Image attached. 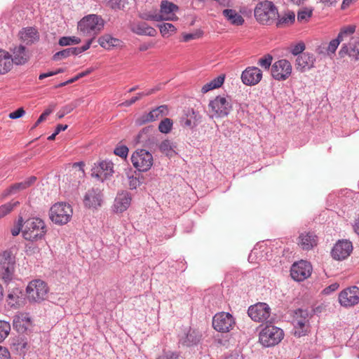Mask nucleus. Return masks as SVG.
<instances>
[{"instance_id": "obj_1", "label": "nucleus", "mask_w": 359, "mask_h": 359, "mask_svg": "<svg viewBox=\"0 0 359 359\" xmlns=\"http://www.w3.org/2000/svg\"><path fill=\"white\" fill-rule=\"evenodd\" d=\"M256 20L262 25H271L278 16V9L272 1H259L254 12Z\"/></svg>"}, {"instance_id": "obj_2", "label": "nucleus", "mask_w": 359, "mask_h": 359, "mask_svg": "<svg viewBox=\"0 0 359 359\" xmlns=\"http://www.w3.org/2000/svg\"><path fill=\"white\" fill-rule=\"evenodd\" d=\"M46 232L44 222L38 217H33L25 222L22 236L27 241H37L42 238Z\"/></svg>"}, {"instance_id": "obj_3", "label": "nucleus", "mask_w": 359, "mask_h": 359, "mask_svg": "<svg viewBox=\"0 0 359 359\" xmlns=\"http://www.w3.org/2000/svg\"><path fill=\"white\" fill-rule=\"evenodd\" d=\"M104 27V20L95 14L83 18L78 23V29L83 35L95 36Z\"/></svg>"}, {"instance_id": "obj_4", "label": "nucleus", "mask_w": 359, "mask_h": 359, "mask_svg": "<svg viewBox=\"0 0 359 359\" xmlns=\"http://www.w3.org/2000/svg\"><path fill=\"white\" fill-rule=\"evenodd\" d=\"M73 210L72 206L66 203H55L50 209L49 217L56 224L63 225L72 219Z\"/></svg>"}, {"instance_id": "obj_5", "label": "nucleus", "mask_w": 359, "mask_h": 359, "mask_svg": "<svg viewBox=\"0 0 359 359\" xmlns=\"http://www.w3.org/2000/svg\"><path fill=\"white\" fill-rule=\"evenodd\" d=\"M284 333L280 328L269 325H266L259 333V342L265 347L278 344L283 338Z\"/></svg>"}, {"instance_id": "obj_6", "label": "nucleus", "mask_w": 359, "mask_h": 359, "mask_svg": "<svg viewBox=\"0 0 359 359\" xmlns=\"http://www.w3.org/2000/svg\"><path fill=\"white\" fill-rule=\"evenodd\" d=\"M48 292L47 284L41 280H34L27 287V298L31 302H41L46 299Z\"/></svg>"}, {"instance_id": "obj_7", "label": "nucleus", "mask_w": 359, "mask_h": 359, "mask_svg": "<svg viewBox=\"0 0 359 359\" xmlns=\"http://www.w3.org/2000/svg\"><path fill=\"white\" fill-rule=\"evenodd\" d=\"M15 264V257L10 251L6 250L0 254V276L5 282L12 279Z\"/></svg>"}, {"instance_id": "obj_8", "label": "nucleus", "mask_w": 359, "mask_h": 359, "mask_svg": "<svg viewBox=\"0 0 359 359\" xmlns=\"http://www.w3.org/2000/svg\"><path fill=\"white\" fill-rule=\"evenodd\" d=\"M133 166L140 172L148 171L153 165V156L145 149H137L131 156Z\"/></svg>"}, {"instance_id": "obj_9", "label": "nucleus", "mask_w": 359, "mask_h": 359, "mask_svg": "<svg viewBox=\"0 0 359 359\" xmlns=\"http://www.w3.org/2000/svg\"><path fill=\"white\" fill-rule=\"evenodd\" d=\"M234 325V318L229 313H218L212 319L214 329L219 332H229L233 329Z\"/></svg>"}, {"instance_id": "obj_10", "label": "nucleus", "mask_w": 359, "mask_h": 359, "mask_svg": "<svg viewBox=\"0 0 359 359\" xmlns=\"http://www.w3.org/2000/svg\"><path fill=\"white\" fill-rule=\"evenodd\" d=\"M312 272L311 264L304 260L294 263L290 269V276L296 281H302L309 278Z\"/></svg>"}, {"instance_id": "obj_11", "label": "nucleus", "mask_w": 359, "mask_h": 359, "mask_svg": "<svg viewBox=\"0 0 359 359\" xmlns=\"http://www.w3.org/2000/svg\"><path fill=\"white\" fill-rule=\"evenodd\" d=\"M271 309L266 303L259 302L250 306L248 310V316L256 322L267 321L270 317Z\"/></svg>"}, {"instance_id": "obj_12", "label": "nucleus", "mask_w": 359, "mask_h": 359, "mask_svg": "<svg viewBox=\"0 0 359 359\" xmlns=\"http://www.w3.org/2000/svg\"><path fill=\"white\" fill-rule=\"evenodd\" d=\"M339 302L342 306L351 307L359 303V287L352 286L342 290L339 294Z\"/></svg>"}, {"instance_id": "obj_13", "label": "nucleus", "mask_w": 359, "mask_h": 359, "mask_svg": "<svg viewBox=\"0 0 359 359\" xmlns=\"http://www.w3.org/2000/svg\"><path fill=\"white\" fill-rule=\"evenodd\" d=\"M291 73L292 66L287 60H278L271 67V75L276 80L284 81Z\"/></svg>"}, {"instance_id": "obj_14", "label": "nucleus", "mask_w": 359, "mask_h": 359, "mask_svg": "<svg viewBox=\"0 0 359 359\" xmlns=\"http://www.w3.org/2000/svg\"><path fill=\"white\" fill-rule=\"evenodd\" d=\"M353 250L352 243L348 240L339 241L332 248L331 255L335 260L346 259Z\"/></svg>"}, {"instance_id": "obj_15", "label": "nucleus", "mask_w": 359, "mask_h": 359, "mask_svg": "<svg viewBox=\"0 0 359 359\" xmlns=\"http://www.w3.org/2000/svg\"><path fill=\"white\" fill-rule=\"evenodd\" d=\"M178 11V6L168 1H162L161 4L160 13L153 15L154 20H174L176 19L175 12Z\"/></svg>"}, {"instance_id": "obj_16", "label": "nucleus", "mask_w": 359, "mask_h": 359, "mask_svg": "<svg viewBox=\"0 0 359 359\" xmlns=\"http://www.w3.org/2000/svg\"><path fill=\"white\" fill-rule=\"evenodd\" d=\"M212 112H228L233 110V102L229 97L216 96L208 104Z\"/></svg>"}, {"instance_id": "obj_17", "label": "nucleus", "mask_w": 359, "mask_h": 359, "mask_svg": "<svg viewBox=\"0 0 359 359\" xmlns=\"http://www.w3.org/2000/svg\"><path fill=\"white\" fill-rule=\"evenodd\" d=\"M262 78V71L256 67H247L241 74L243 83L247 86L257 84Z\"/></svg>"}, {"instance_id": "obj_18", "label": "nucleus", "mask_w": 359, "mask_h": 359, "mask_svg": "<svg viewBox=\"0 0 359 359\" xmlns=\"http://www.w3.org/2000/svg\"><path fill=\"white\" fill-rule=\"evenodd\" d=\"M102 202V191L98 188H92L89 189L85 194L83 198V203L86 207L89 208H97L101 206Z\"/></svg>"}, {"instance_id": "obj_19", "label": "nucleus", "mask_w": 359, "mask_h": 359, "mask_svg": "<svg viewBox=\"0 0 359 359\" xmlns=\"http://www.w3.org/2000/svg\"><path fill=\"white\" fill-rule=\"evenodd\" d=\"M309 323V312L307 310H304L302 309H297L294 312L293 316V325L296 329H300L297 333V331H295V334H298L299 336L302 334H305L306 330H304V327Z\"/></svg>"}, {"instance_id": "obj_20", "label": "nucleus", "mask_w": 359, "mask_h": 359, "mask_svg": "<svg viewBox=\"0 0 359 359\" xmlns=\"http://www.w3.org/2000/svg\"><path fill=\"white\" fill-rule=\"evenodd\" d=\"M131 203V195L128 191L118 193L113 205V210L116 213L126 211Z\"/></svg>"}, {"instance_id": "obj_21", "label": "nucleus", "mask_w": 359, "mask_h": 359, "mask_svg": "<svg viewBox=\"0 0 359 359\" xmlns=\"http://www.w3.org/2000/svg\"><path fill=\"white\" fill-rule=\"evenodd\" d=\"M339 53L341 57L348 55L355 60H359V38H353L348 43H344Z\"/></svg>"}, {"instance_id": "obj_22", "label": "nucleus", "mask_w": 359, "mask_h": 359, "mask_svg": "<svg viewBox=\"0 0 359 359\" xmlns=\"http://www.w3.org/2000/svg\"><path fill=\"white\" fill-rule=\"evenodd\" d=\"M316 58L313 54L303 53L297 56L296 59V66L301 72L310 69L313 67Z\"/></svg>"}, {"instance_id": "obj_23", "label": "nucleus", "mask_w": 359, "mask_h": 359, "mask_svg": "<svg viewBox=\"0 0 359 359\" xmlns=\"http://www.w3.org/2000/svg\"><path fill=\"white\" fill-rule=\"evenodd\" d=\"M201 334L196 330L189 329L187 332L180 338V344L185 346H191L199 343Z\"/></svg>"}, {"instance_id": "obj_24", "label": "nucleus", "mask_w": 359, "mask_h": 359, "mask_svg": "<svg viewBox=\"0 0 359 359\" xmlns=\"http://www.w3.org/2000/svg\"><path fill=\"white\" fill-rule=\"evenodd\" d=\"M317 236L313 232H305L299 236V245L303 250H311L317 245Z\"/></svg>"}, {"instance_id": "obj_25", "label": "nucleus", "mask_w": 359, "mask_h": 359, "mask_svg": "<svg viewBox=\"0 0 359 359\" xmlns=\"http://www.w3.org/2000/svg\"><path fill=\"white\" fill-rule=\"evenodd\" d=\"M20 39L27 45H30L37 41L39 35L37 30L34 27H26L19 32Z\"/></svg>"}, {"instance_id": "obj_26", "label": "nucleus", "mask_w": 359, "mask_h": 359, "mask_svg": "<svg viewBox=\"0 0 359 359\" xmlns=\"http://www.w3.org/2000/svg\"><path fill=\"white\" fill-rule=\"evenodd\" d=\"M36 180V177L32 176L23 182L13 184L8 187L4 193V196H8L11 194H16L19 191L24 190L32 186Z\"/></svg>"}, {"instance_id": "obj_27", "label": "nucleus", "mask_w": 359, "mask_h": 359, "mask_svg": "<svg viewBox=\"0 0 359 359\" xmlns=\"http://www.w3.org/2000/svg\"><path fill=\"white\" fill-rule=\"evenodd\" d=\"M113 167L114 164L111 161H102L100 163L99 166L97 167L98 172L95 175L93 173L92 175L95 176L103 181L112 175L114 172Z\"/></svg>"}, {"instance_id": "obj_28", "label": "nucleus", "mask_w": 359, "mask_h": 359, "mask_svg": "<svg viewBox=\"0 0 359 359\" xmlns=\"http://www.w3.org/2000/svg\"><path fill=\"white\" fill-rule=\"evenodd\" d=\"M131 30L138 35H147L149 36H154L157 33L154 28L149 26L144 22L134 23L132 25Z\"/></svg>"}, {"instance_id": "obj_29", "label": "nucleus", "mask_w": 359, "mask_h": 359, "mask_svg": "<svg viewBox=\"0 0 359 359\" xmlns=\"http://www.w3.org/2000/svg\"><path fill=\"white\" fill-rule=\"evenodd\" d=\"M13 67L11 55L2 49H0V74H4Z\"/></svg>"}, {"instance_id": "obj_30", "label": "nucleus", "mask_w": 359, "mask_h": 359, "mask_svg": "<svg viewBox=\"0 0 359 359\" xmlns=\"http://www.w3.org/2000/svg\"><path fill=\"white\" fill-rule=\"evenodd\" d=\"M13 57H12L13 64L15 65H23L29 58V56L26 52L25 47L20 45L15 47L13 50Z\"/></svg>"}, {"instance_id": "obj_31", "label": "nucleus", "mask_w": 359, "mask_h": 359, "mask_svg": "<svg viewBox=\"0 0 359 359\" xmlns=\"http://www.w3.org/2000/svg\"><path fill=\"white\" fill-rule=\"evenodd\" d=\"M224 18L233 25H242L244 22L243 18L233 9H224L222 11Z\"/></svg>"}, {"instance_id": "obj_32", "label": "nucleus", "mask_w": 359, "mask_h": 359, "mask_svg": "<svg viewBox=\"0 0 359 359\" xmlns=\"http://www.w3.org/2000/svg\"><path fill=\"white\" fill-rule=\"evenodd\" d=\"M99 44L105 49H111L113 47L120 46L121 41L112 37L111 35L106 34L98 39Z\"/></svg>"}, {"instance_id": "obj_33", "label": "nucleus", "mask_w": 359, "mask_h": 359, "mask_svg": "<svg viewBox=\"0 0 359 359\" xmlns=\"http://www.w3.org/2000/svg\"><path fill=\"white\" fill-rule=\"evenodd\" d=\"M70 55H77L76 48H68L62 50L58 51L53 55V60L55 61H59L62 59L67 58Z\"/></svg>"}, {"instance_id": "obj_34", "label": "nucleus", "mask_w": 359, "mask_h": 359, "mask_svg": "<svg viewBox=\"0 0 359 359\" xmlns=\"http://www.w3.org/2000/svg\"><path fill=\"white\" fill-rule=\"evenodd\" d=\"M196 114H185L181 118V124L184 127L193 128L196 126Z\"/></svg>"}, {"instance_id": "obj_35", "label": "nucleus", "mask_w": 359, "mask_h": 359, "mask_svg": "<svg viewBox=\"0 0 359 359\" xmlns=\"http://www.w3.org/2000/svg\"><path fill=\"white\" fill-rule=\"evenodd\" d=\"M81 39L76 36H62L59 39L58 44L61 46L79 44Z\"/></svg>"}, {"instance_id": "obj_36", "label": "nucleus", "mask_w": 359, "mask_h": 359, "mask_svg": "<svg viewBox=\"0 0 359 359\" xmlns=\"http://www.w3.org/2000/svg\"><path fill=\"white\" fill-rule=\"evenodd\" d=\"M172 121L168 118H165L160 122L158 130L161 133L167 134L172 130Z\"/></svg>"}, {"instance_id": "obj_37", "label": "nucleus", "mask_w": 359, "mask_h": 359, "mask_svg": "<svg viewBox=\"0 0 359 359\" xmlns=\"http://www.w3.org/2000/svg\"><path fill=\"white\" fill-rule=\"evenodd\" d=\"M11 325L8 322L0 320V343L2 342L9 334Z\"/></svg>"}, {"instance_id": "obj_38", "label": "nucleus", "mask_w": 359, "mask_h": 359, "mask_svg": "<svg viewBox=\"0 0 359 359\" xmlns=\"http://www.w3.org/2000/svg\"><path fill=\"white\" fill-rule=\"evenodd\" d=\"M19 204L18 201L8 202L0 206V218L10 213Z\"/></svg>"}, {"instance_id": "obj_39", "label": "nucleus", "mask_w": 359, "mask_h": 359, "mask_svg": "<svg viewBox=\"0 0 359 359\" xmlns=\"http://www.w3.org/2000/svg\"><path fill=\"white\" fill-rule=\"evenodd\" d=\"M160 32L163 36H168L176 30L175 26L171 23L163 22L159 25Z\"/></svg>"}, {"instance_id": "obj_40", "label": "nucleus", "mask_w": 359, "mask_h": 359, "mask_svg": "<svg viewBox=\"0 0 359 359\" xmlns=\"http://www.w3.org/2000/svg\"><path fill=\"white\" fill-rule=\"evenodd\" d=\"M20 301V299L18 291H12L8 294L6 297V302L11 307H16L18 305H19Z\"/></svg>"}, {"instance_id": "obj_41", "label": "nucleus", "mask_w": 359, "mask_h": 359, "mask_svg": "<svg viewBox=\"0 0 359 359\" xmlns=\"http://www.w3.org/2000/svg\"><path fill=\"white\" fill-rule=\"evenodd\" d=\"M156 116H154V114H143L141 116L138 117L135 120L136 126H142L147 123L151 122L156 119Z\"/></svg>"}, {"instance_id": "obj_42", "label": "nucleus", "mask_w": 359, "mask_h": 359, "mask_svg": "<svg viewBox=\"0 0 359 359\" xmlns=\"http://www.w3.org/2000/svg\"><path fill=\"white\" fill-rule=\"evenodd\" d=\"M313 11L309 8H304L297 13V21L299 22H307L312 15Z\"/></svg>"}, {"instance_id": "obj_43", "label": "nucleus", "mask_w": 359, "mask_h": 359, "mask_svg": "<svg viewBox=\"0 0 359 359\" xmlns=\"http://www.w3.org/2000/svg\"><path fill=\"white\" fill-rule=\"evenodd\" d=\"M295 20V14L293 11H289L280 18L277 22V26L280 27L283 24L292 23Z\"/></svg>"}, {"instance_id": "obj_44", "label": "nucleus", "mask_w": 359, "mask_h": 359, "mask_svg": "<svg viewBox=\"0 0 359 359\" xmlns=\"http://www.w3.org/2000/svg\"><path fill=\"white\" fill-rule=\"evenodd\" d=\"M25 222L23 218L20 216L18 217L17 222L14 224L13 227L11 229V232L13 236H18L20 232L24 229Z\"/></svg>"}, {"instance_id": "obj_45", "label": "nucleus", "mask_w": 359, "mask_h": 359, "mask_svg": "<svg viewBox=\"0 0 359 359\" xmlns=\"http://www.w3.org/2000/svg\"><path fill=\"white\" fill-rule=\"evenodd\" d=\"M159 149L162 153L169 155L173 151L172 142L169 140H163L159 145Z\"/></svg>"}, {"instance_id": "obj_46", "label": "nucleus", "mask_w": 359, "mask_h": 359, "mask_svg": "<svg viewBox=\"0 0 359 359\" xmlns=\"http://www.w3.org/2000/svg\"><path fill=\"white\" fill-rule=\"evenodd\" d=\"M342 40L337 36V37L334 39H332L328 44V46L327 48V54L328 55H330L332 54H334L337 49L340 42H341Z\"/></svg>"}, {"instance_id": "obj_47", "label": "nucleus", "mask_w": 359, "mask_h": 359, "mask_svg": "<svg viewBox=\"0 0 359 359\" xmlns=\"http://www.w3.org/2000/svg\"><path fill=\"white\" fill-rule=\"evenodd\" d=\"M273 57L271 55L267 54L264 55L263 57H261L258 60V65L261 66L264 69H269L270 66L272 62Z\"/></svg>"}, {"instance_id": "obj_48", "label": "nucleus", "mask_w": 359, "mask_h": 359, "mask_svg": "<svg viewBox=\"0 0 359 359\" xmlns=\"http://www.w3.org/2000/svg\"><path fill=\"white\" fill-rule=\"evenodd\" d=\"M305 44L304 42L300 41L295 45H292L290 46V52L294 55H300L303 53V51L305 50Z\"/></svg>"}, {"instance_id": "obj_49", "label": "nucleus", "mask_w": 359, "mask_h": 359, "mask_svg": "<svg viewBox=\"0 0 359 359\" xmlns=\"http://www.w3.org/2000/svg\"><path fill=\"white\" fill-rule=\"evenodd\" d=\"M355 30V27L354 25H348L347 27H343L340 32L338 34V36L344 41V38L345 36H349L353 34Z\"/></svg>"}, {"instance_id": "obj_50", "label": "nucleus", "mask_w": 359, "mask_h": 359, "mask_svg": "<svg viewBox=\"0 0 359 359\" xmlns=\"http://www.w3.org/2000/svg\"><path fill=\"white\" fill-rule=\"evenodd\" d=\"M128 148L126 145L118 144L114 149V153L116 156L126 158L128 154Z\"/></svg>"}, {"instance_id": "obj_51", "label": "nucleus", "mask_w": 359, "mask_h": 359, "mask_svg": "<svg viewBox=\"0 0 359 359\" xmlns=\"http://www.w3.org/2000/svg\"><path fill=\"white\" fill-rule=\"evenodd\" d=\"M254 103L252 101L247 100L245 102L239 104V109L236 110L241 112H248L250 110H255L256 107H253Z\"/></svg>"}, {"instance_id": "obj_52", "label": "nucleus", "mask_w": 359, "mask_h": 359, "mask_svg": "<svg viewBox=\"0 0 359 359\" xmlns=\"http://www.w3.org/2000/svg\"><path fill=\"white\" fill-rule=\"evenodd\" d=\"M142 92H140L137 93V95L134 97H133L131 99L126 100L122 103H121L120 106H125V107H129L134 103H135L137 100H140L142 97H144V95H142Z\"/></svg>"}, {"instance_id": "obj_53", "label": "nucleus", "mask_w": 359, "mask_h": 359, "mask_svg": "<svg viewBox=\"0 0 359 359\" xmlns=\"http://www.w3.org/2000/svg\"><path fill=\"white\" fill-rule=\"evenodd\" d=\"M125 2L126 0H109L108 4L114 9H121L124 7Z\"/></svg>"}, {"instance_id": "obj_54", "label": "nucleus", "mask_w": 359, "mask_h": 359, "mask_svg": "<svg viewBox=\"0 0 359 359\" xmlns=\"http://www.w3.org/2000/svg\"><path fill=\"white\" fill-rule=\"evenodd\" d=\"M225 76L224 74L219 75L211 81L213 87L218 88L222 86L224 82Z\"/></svg>"}, {"instance_id": "obj_55", "label": "nucleus", "mask_w": 359, "mask_h": 359, "mask_svg": "<svg viewBox=\"0 0 359 359\" xmlns=\"http://www.w3.org/2000/svg\"><path fill=\"white\" fill-rule=\"evenodd\" d=\"M157 359H179V356L174 352H163Z\"/></svg>"}, {"instance_id": "obj_56", "label": "nucleus", "mask_w": 359, "mask_h": 359, "mask_svg": "<svg viewBox=\"0 0 359 359\" xmlns=\"http://www.w3.org/2000/svg\"><path fill=\"white\" fill-rule=\"evenodd\" d=\"M201 33L184 34H183L182 40L184 42H187V41H189L190 40L199 38L201 36Z\"/></svg>"}, {"instance_id": "obj_57", "label": "nucleus", "mask_w": 359, "mask_h": 359, "mask_svg": "<svg viewBox=\"0 0 359 359\" xmlns=\"http://www.w3.org/2000/svg\"><path fill=\"white\" fill-rule=\"evenodd\" d=\"M161 88H162V84H158L157 86H156L155 87H154L152 88L146 90L145 91H143L142 93V95H144V96L151 95L156 93L157 91L161 90Z\"/></svg>"}, {"instance_id": "obj_58", "label": "nucleus", "mask_w": 359, "mask_h": 359, "mask_svg": "<svg viewBox=\"0 0 359 359\" xmlns=\"http://www.w3.org/2000/svg\"><path fill=\"white\" fill-rule=\"evenodd\" d=\"M93 39H89L85 45L81 47H75L76 48V54L79 55L86 50H87L90 47L93 42Z\"/></svg>"}, {"instance_id": "obj_59", "label": "nucleus", "mask_w": 359, "mask_h": 359, "mask_svg": "<svg viewBox=\"0 0 359 359\" xmlns=\"http://www.w3.org/2000/svg\"><path fill=\"white\" fill-rule=\"evenodd\" d=\"M83 166H84V163L83 162H81V161L77 162V163H74L73 164L72 169L75 170V171H78L79 175H83V173H84Z\"/></svg>"}, {"instance_id": "obj_60", "label": "nucleus", "mask_w": 359, "mask_h": 359, "mask_svg": "<svg viewBox=\"0 0 359 359\" xmlns=\"http://www.w3.org/2000/svg\"><path fill=\"white\" fill-rule=\"evenodd\" d=\"M339 285L337 283H334L333 284H331L328 287H325L323 290V292L325 294H328L332 292L336 291L339 288Z\"/></svg>"}, {"instance_id": "obj_61", "label": "nucleus", "mask_w": 359, "mask_h": 359, "mask_svg": "<svg viewBox=\"0 0 359 359\" xmlns=\"http://www.w3.org/2000/svg\"><path fill=\"white\" fill-rule=\"evenodd\" d=\"M0 359H11V355L8 350L0 346Z\"/></svg>"}, {"instance_id": "obj_62", "label": "nucleus", "mask_w": 359, "mask_h": 359, "mask_svg": "<svg viewBox=\"0 0 359 359\" xmlns=\"http://www.w3.org/2000/svg\"><path fill=\"white\" fill-rule=\"evenodd\" d=\"M140 185V181L134 177L129 178V186L131 189H136Z\"/></svg>"}, {"instance_id": "obj_63", "label": "nucleus", "mask_w": 359, "mask_h": 359, "mask_svg": "<svg viewBox=\"0 0 359 359\" xmlns=\"http://www.w3.org/2000/svg\"><path fill=\"white\" fill-rule=\"evenodd\" d=\"M214 89H215V87H213L212 83L210 81L209 83H207L202 87L201 92H202V93L204 94V93H206L208 91L214 90Z\"/></svg>"}, {"instance_id": "obj_64", "label": "nucleus", "mask_w": 359, "mask_h": 359, "mask_svg": "<svg viewBox=\"0 0 359 359\" xmlns=\"http://www.w3.org/2000/svg\"><path fill=\"white\" fill-rule=\"evenodd\" d=\"M153 46H154V43H142V44H141L140 46L139 50L140 51H146L148 49L152 48Z\"/></svg>"}]
</instances>
